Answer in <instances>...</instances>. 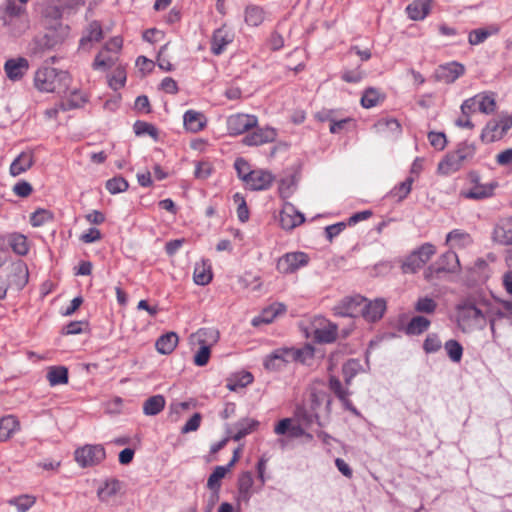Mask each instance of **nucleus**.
<instances>
[{"mask_svg":"<svg viewBox=\"0 0 512 512\" xmlns=\"http://www.w3.org/2000/svg\"><path fill=\"white\" fill-rule=\"evenodd\" d=\"M441 347L442 343L437 334L430 333L427 335L423 343V349L426 353H435L439 351Z\"/></svg>","mask_w":512,"mask_h":512,"instance_id":"nucleus-60","label":"nucleus"},{"mask_svg":"<svg viewBox=\"0 0 512 512\" xmlns=\"http://www.w3.org/2000/svg\"><path fill=\"white\" fill-rule=\"evenodd\" d=\"M428 140L431 146L439 151L443 150L447 144L446 136L441 132H430L428 134Z\"/></svg>","mask_w":512,"mask_h":512,"instance_id":"nucleus-64","label":"nucleus"},{"mask_svg":"<svg viewBox=\"0 0 512 512\" xmlns=\"http://www.w3.org/2000/svg\"><path fill=\"white\" fill-rule=\"evenodd\" d=\"M235 170L237 172L238 177L246 183L247 179L252 173V170H250L249 163L244 160L243 158H237L234 163Z\"/></svg>","mask_w":512,"mask_h":512,"instance_id":"nucleus-61","label":"nucleus"},{"mask_svg":"<svg viewBox=\"0 0 512 512\" xmlns=\"http://www.w3.org/2000/svg\"><path fill=\"white\" fill-rule=\"evenodd\" d=\"M459 264L458 255L453 250H449L442 254L435 264L427 268L425 278L432 279L434 272H455L459 268Z\"/></svg>","mask_w":512,"mask_h":512,"instance_id":"nucleus-6","label":"nucleus"},{"mask_svg":"<svg viewBox=\"0 0 512 512\" xmlns=\"http://www.w3.org/2000/svg\"><path fill=\"white\" fill-rule=\"evenodd\" d=\"M436 253V248L430 243L423 244L418 250L412 252L403 264L404 272H416L424 266Z\"/></svg>","mask_w":512,"mask_h":512,"instance_id":"nucleus-3","label":"nucleus"},{"mask_svg":"<svg viewBox=\"0 0 512 512\" xmlns=\"http://www.w3.org/2000/svg\"><path fill=\"white\" fill-rule=\"evenodd\" d=\"M285 311L286 307L284 304L275 303L264 309L259 316L254 317L252 320V325L257 327L262 323H271L278 315L283 314Z\"/></svg>","mask_w":512,"mask_h":512,"instance_id":"nucleus-29","label":"nucleus"},{"mask_svg":"<svg viewBox=\"0 0 512 512\" xmlns=\"http://www.w3.org/2000/svg\"><path fill=\"white\" fill-rule=\"evenodd\" d=\"M494 240L503 245H512V217L499 221L493 232Z\"/></svg>","mask_w":512,"mask_h":512,"instance_id":"nucleus-24","label":"nucleus"},{"mask_svg":"<svg viewBox=\"0 0 512 512\" xmlns=\"http://www.w3.org/2000/svg\"><path fill=\"white\" fill-rule=\"evenodd\" d=\"M305 221L304 215L292 204H285L280 212V225L284 230H292Z\"/></svg>","mask_w":512,"mask_h":512,"instance_id":"nucleus-15","label":"nucleus"},{"mask_svg":"<svg viewBox=\"0 0 512 512\" xmlns=\"http://www.w3.org/2000/svg\"><path fill=\"white\" fill-rule=\"evenodd\" d=\"M53 220V214L46 209H38L31 214L30 223L33 227H40Z\"/></svg>","mask_w":512,"mask_h":512,"instance_id":"nucleus-55","label":"nucleus"},{"mask_svg":"<svg viewBox=\"0 0 512 512\" xmlns=\"http://www.w3.org/2000/svg\"><path fill=\"white\" fill-rule=\"evenodd\" d=\"M438 307L437 302L430 297H420L414 304V309L418 313L433 314Z\"/></svg>","mask_w":512,"mask_h":512,"instance_id":"nucleus-52","label":"nucleus"},{"mask_svg":"<svg viewBox=\"0 0 512 512\" xmlns=\"http://www.w3.org/2000/svg\"><path fill=\"white\" fill-rule=\"evenodd\" d=\"M29 271L26 263L22 260H17L9 266V274L7 282L10 287L21 290L28 283Z\"/></svg>","mask_w":512,"mask_h":512,"instance_id":"nucleus-10","label":"nucleus"},{"mask_svg":"<svg viewBox=\"0 0 512 512\" xmlns=\"http://www.w3.org/2000/svg\"><path fill=\"white\" fill-rule=\"evenodd\" d=\"M133 129L135 134L138 136L147 134L154 139L158 137V130L156 129V127L144 121H136L133 125Z\"/></svg>","mask_w":512,"mask_h":512,"instance_id":"nucleus-57","label":"nucleus"},{"mask_svg":"<svg viewBox=\"0 0 512 512\" xmlns=\"http://www.w3.org/2000/svg\"><path fill=\"white\" fill-rule=\"evenodd\" d=\"M498 29L493 28L492 31L480 28L472 30L468 36V42L471 45H479L483 43L492 33H497Z\"/></svg>","mask_w":512,"mask_h":512,"instance_id":"nucleus-56","label":"nucleus"},{"mask_svg":"<svg viewBox=\"0 0 512 512\" xmlns=\"http://www.w3.org/2000/svg\"><path fill=\"white\" fill-rule=\"evenodd\" d=\"M413 178L409 177L390 191V196L397 202L404 200L411 191Z\"/></svg>","mask_w":512,"mask_h":512,"instance_id":"nucleus-50","label":"nucleus"},{"mask_svg":"<svg viewBox=\"0 0 512 512\" xmlns=\"http://www.w3.org/2000/svg\"><path fill=\"white\" fill-rule=\"evenodd\" d=\"M69 74L52 67L37 70L34 77L35 87L42 92H55L67 85Z\"/></svg>","mask_w":512,"mask_h":512,"instance_id":"nucleus-1","label":"nucleus"},{"mask_svg":"<svg viewBox=\"0 0 512 512\" xmlns=\"http://www.w3.org/2000/svg\"><path fill=\"white\" fill-rule=\"evenodd\" d=\"M253 476L251 472H244L238 478L239 499L248 502L252 496Z\"/></svg>","mask_w":512,"mask_h":512,"instance_id":"nucleus-35","label":"nucleus"},{"mask_svg":"<svg viewBox=\"0 0 512 512\" xmlns=\"http://www.w3.org/2000/svg\"><path fill=\"white\" fill-rule=\"evenodd\" d=\"M291 355L290 348H278L265 357L263 365L268 371H279L292 363Z\"/></svg>","mask_w":512,"mask_h":512,"instance_id":"nucleus-12","label":"nucleus"},{"mask_svg":"<svg viewBox=\"0 0 512 512\" xmlns=\"http://www.w3.org/2000/svg\"><path fill=\"white\" fill-rule=\"evenodd\" d=\"M178 340V335L175 332H168L157 339L156 350L163 355H168L174 351Z\"/></svg>","mask_w":512,"mask_h":512,"instance_id":"nucleus-31","label":"nucleus"},{"mask_svg":"<svg viewBox=\"0 0 512 512\" xmlns=\"http://www.w3.org/2000/svg\"><path fill=\"white\" fill-rule=\"evenodd\" d=\"M128 182L123 177H114L106 182V189L111 194L121 193L128 189Z\"/></svg>","mask_w":512,"mask_h":512,"instance_id":"nucleus-58","label":"nucleus"},{"mask_svg":"<svg viewBox=\"0 0 512 512\" xmlns=\"http://www.w3.org/2000/svg\"><path fill=\"white\" fill-rule=\"evenodd\" d=\"M329 389L343 403V405L345 406L346 409L357 414L356 408L353 406L352 402L348 398L349 391L342 386L340 380L337 377H335V376L330 377Z\"/></svg>","mask_w":512,"mask_h":512,"instance_id":"nucleus-28","label":"nucleus"},{"mask_svg":"<svg viewBox=\"0 0 512 512\" xmlns=\"http://www.w3.org/2000/svg\"><path fill=\"white\" fill-rule=\"evenodd\" d=\"M471 182L473 186L467 190L462 191L461 195L467 199L482 200L489 198L493 195L494 188L496 187L493 183L482 184L479 182L478 175L471 173Z\"/></svg>","mask_w":512,"mask_h":512,"instance_id":"nucleus-11","label":"nucleus"},{"mask_svg":"<svg viewBox=\"0 0 512 512\" xmlns=\"http://www.w3.org/2000/svg\"><path fill=\"white\" fill-rule=\"evenodd\" d=\"M105 458L101 445H85L75 451V460L81 467L94 466Z\"/></svg>","mask_w":512,"mask_h":512,"instance_id":"nucleus-5","label":"nucleus"},{"mask_svg":"<svg viewBox=\"0 0 512 512\" xmlns=\"http://www.w3.org/2000/svg\"><path fill=\"white\" fill-rule=\"evenodd\" d=\"M454 152L465 164L474 158L476 153V146L474 143L462 142L457 146Z\"/></svg>","mask_w":512,"mask_h":512,"instance_id":"nucleus-53","label":"nucleus"},{"mask_svg":"<svg viewBox=\"0 0 512 512\" xmlns=\"http://www.w3.org/2000/svg\"><path fill=\"white\" fill-rule=\"evenodd\" d=\"M384 100V95L375 88H367L361 98V104L364 108H372Z\"/></svg>","mask_w":512,"mask_h":512,"instance_id":"nucleus-46","label":"nucleus"},{"mask_svg":"<svg viewBox=\"0 0 512 512\" xmlns=\"http://www.w3.org/2000/svg\"><path fill=\"white\" fill-rule=\"evenodd\" d=\"M121 489V482L117 479H110L104 483V486L99 488L98 496L100 500L107 501L115 496Z\"/></svg>","mask_w":512,"mask_h":512,"instance_id":"nucleus-43","label":"nucleus"},{"mask_svg":"<svg viewBox=\"0 0 512 512\" xmlns=\"http://www.w3.org/2000/svg\"><path fill=\"white\" fill-rule=\"evenodd\" d=\"M406 11L412 20H422L429 14L430 1H414L407 6Z\"/></svg>","mask_w":512,"mask_h":512,"instance_id":"nucleus-37","label":"nucleus"},{"mask_svg":"<svg viewBox=\"0 0 512 512\" xmlns=\"http://www.w3.org/2000/svg\"><path fill=\"white\" fill-rule=\"evenodd\" d=\"M309 262V256L304 252L286 253L277 262V270L283 274H291L304 267Z\"/></svg>","mask_w":512,"mask_h":512,"instance_id":"nucleus-7","label":"nucleus"},{"mask_svg":"<svg viewBox=\"0 0 512 512\" xmlns=\"http://www.w3.org/2000/svg\"><path fill=\"white\" fill-rule=\"evenodd\" d=\"M431 325V321L421 315L414 316L410 319L405 327V333L407 335H420L427 331Z\"/></svg>","mask_w":512,"mask_h":512,"instance_id":"nucleus-34","label":"nucleus"},{"mask_svg":"<svg viewBox=\"0 0 512 512\" xmlns=\"http://www.w3.org/2000/svg\"><path fill=\"white\" fill-rule=\"evenodd\" d=\"M115 64V59L111 56H106L103 51H101L93 62V68L98 69H108Z\"/></svg>","mask_w":512,"mask_h":512,"instance_id":"nucleus-63","label":"nucleus"},{"mask_svg":"<svg viewBox=\"0 0 512 512\" xmlns=\"http://www.w3.org/2000/svg\"><path fill=\"white\" fill-rule=\"evenodd\" d=\"M464 165V162L460 160L457 154L452 151L448 153L438 164L437 172L440 175H450L458 170Z\"/></svg>","mask_w":512,"mask_h":512,"instance_id":"nucleus-25","label":"nucleus"},{"mask_svg":"<svg viewBox=\"0 0 512 512\" xmlns=\"http://www.w3.org/2000/svg\"><path fill=\"white\" fill-rule=\"evenodd\" d=\"M277 138V131L272 127H263L248 133L242 142L247 146H259L274 142Z\"/></svg>","mask_w":512,"mask_h":512,"instance_id":"nucleus-14","label":"nucleus"},{"mask_svg":"<svg viewBox=\"0 0 512 512\" xmlns=\"http://www.w3.org/2000/svg\"><path fill=\"white\" fill-rule=\"evenodd\" d=\"M277 435L289 434L291 438H299L305 435V429L300 424H293L292 419L284 418L274 428Z\"/></svg>","mask_w":512,"mask_h":512,"instance_id":"nucleus-27","label":"nucleus"},{"mask_svg":"<svg viewBox=\"0 0 512 512\" xmlns=\"http://www.w3.org/2000/svg\"><path fill=\"white\" fill-rule=\"evenodd\" d=\"M385 310L386 302L383 299L368 301L365 298L361 316L368 322H376L382 318Z\"/></svg>","mask_w":512,"mask_h":512,"instance_id":"nucleus-17","label":"nucleus"},{"mask_svg":"<svg viewBox=\"0 0 512 512\" xmlns=\"http://www.w3.org/2000/svg\"><path fill=\"white\" fill-rule=\"evenodd\" d=\"M233 40V31L226 25H223L213 32L210 50L214 55H220Z\"/></svg>","mask_w":512,"mask_h":512,"instance_id":"nucleus-13","label":"nucleus"},{"mask_svg":"<svg viewBox=\"0 0 512 512\" xmlns=\"http://www.w3.org/2000/svg\"><path fill=\"white\" fill-rule=\"evenodd\" d=\"M477 111L486 115L493 114L497 108L496 95L493 92L485 91L473 96Z\"/></svg>","mask_w":512,"mask_h":512,"instance_id":"nucleus-22","label":"nucleus"},{"mask_svg":"<svg viewBox=\"0 0 512 512\" xmlns=\"http://www.w3.org/2000/svg\"><path fill=\"white\" fill-rule=\"evenodd\" d=\"M444 349L451 361L455 363H459L461 361L463 356V347L458 341L454 339L446 341Z\"/></svg>","mask_w":512,"mask_h":512,"instance_id":"nucleus-49","label":"nucleus"},{"mask_svg":"<svg viewBox=\"0 0 512 512\" xmlns=\"http://www.w3.org/2000/svg\"><path fill=\"white\" fill-rule=\"evenodd\" d=\"M28 69V60L23 57L8 59L4 65L5 73L12 81L20 80L27 73Z\"/></svg>","mask_w":512,"mask_h":512,"instance_id":"nucleus-16","label":"nucleus"},{"mask_svg":"<svg viewBox=\"0 0 512 512\" xmlns=\"http://www.w3.org/2000/svg\"><path fill=\"white\" fill-rule=\"evenodd\" d=\"M184 126L191 132H199L204 128V116L194 110H188L183 116Z\"/></svg>","mask_w":512,"mask_h":512,"instance_id":"nucleus-36","label":"nucleus"},{"mask_svg":"<svg viewBox=\"0 0 512 512\" xmlns=\"http://www.w3.org/2000/svg\"><path fill=\"white\" fill-rule=\"evenodd\" d=\"M314 337L318 342L331 343L337 337V327L329 323L323 328L316 329L314 332Z\"/></svg>","mask_w":512,"mask_h":512,"instance_id":"nucleus-47","label":"nucleus"},{"mask_svg":"<svg viewBox=\"0 0 512 512\" xmlns=\"http://www.w3.org/2000/svg\"><path fill=\"white\" fill-rule=\"evenodd\" d=\"M126 82V71L122 66H118L109 77L108 84L113 90H119L124 87Z\"/></svg>","mask_w":512,"mask_h":512,"instance_id":"nucleus-54","label":"nucleus"},{"mask_svg":"<svg viewBox=\"0 0 512 512\" xmlns=\"http://www.w3.org/2000/svg\"><path fill=\"white\" fill-rule=\"evenodd\" d=\"M103 38V30L100 22L92 21L83 37L80 39V47L89 49L94 42H100Z\"/></svg>","mask_w":512,"mask_h":512,"instance_id":"nucleus-26","label":"nucleus"},{"mask_svg":"<svg viewBox=\"0 0 512 512\" xmlns=\"http://www.w3.org/2000/svg\"><path fill=\"white\" fill-rule=\"evenodd\" d=\"M512 128V116L502 115L499 119H491L483 128L481 140L491 143L503 138L504 135Z\"/></svg>","mask_w":512,"mask_h":512,"instance_id":"nucleus-2","label":"nucleus"},{"mask_svg":"<svg viewBox=\"0 0 512 512\" xmlns=\"http://www.w3.org/2000/svg\"><path fill=\"white\" fill-rule=\"evenodd\" d=\"M365 302V297L355 295L346 297L338 306V313L343 316L357 317L362 314V305Z\"/></svg>","mask_w":512,"mask_h":512,"instance_id":"nucleus-19","label":"nucleus"},{"mask_svg":"<svg viewBox=\"0 0 512 512\" xmlns=\"http://www.w3.org/2000/svg\"><path fill=\"white\" fill-rule=\"evenodd\" d=\"M34 164V155L31 151H23L11 163L9 172L16 177L29 170Z\"/></svg>","mask_w":512,"mask_h":512,"instance_id":"nucleus-23","label":"nucleus"},{"mask_svg":"<svg viewBox=\"0 0 512 512\" xmlns=\"http://www.w3.org/2000/svg\"><path fill=\"white\" fill-rule=\"evenodd\" d=\"M227 472H228V467L217 466L208 478L207 486L209 489H211L213 491V494L211 496L212 504L218 498V491L221 486L220 482L225 477Z\"/></svg>","mask_w":512,"mask_h":512,"instance_id":"nucleus-33","label":"nucleus"},{"mask_svg":"<svg viewBox=\"0 0 512 512\" xmlns=\"http://www.w3.org/2000/svg\"><path fill=\"white\" fill-rule=\"evenodd\" d=\"M226 123L230 135H241L255 128L258 124V119L255 115L237 113L230 115Z\"/></svg>","mask_w":512,"mask_h":512,"instance_id":"nucleus-4","label":"nucleus"},{"mask_svg":"<svg viewBox=\"0 0 512 512\" xmlns=\"http://www.w3.org/2000/svg\"><path fill=\"white\" fill-rule=\"evenodd\" d=\"M264 20V12L258 6H249L245 11V21L250 26H259Z\"/></svg>","mask_w":512,"mask_h":512,"instance_id":"nucleus-51","label":"nucleus"},{"mask_svg":"<svg viewBox=\"0 0 512 512\" xmlns=\"http://www.w3.org/2000/svg\"><path fill=\"white\" fill-rule=\"evenodd\" d=\"M457 319L463 328H471L484 319L482 311L472 303H463L457 308Z\"/></svg>","mask_w":512,"mask_h":512,"instance_id":"nucleus-8","label":"nucleus"},{"mask_svg":"<svg viewBox=\"0 0 512 512\" xmlns=\"http://www.w3.org/2000/svg\"><path fill=\"white\" fill-rule=\"evenodd\" d=\"M193 279L198 285H207L212 280L211 264L208 260H202L196 263L193 273Z\"/></svg>","mask_w":512,"mask_h":512,"instance_id":"nucleus-32","label":"nucleus"},{"mask_svg":"<svg viewBox=\"0 0 512 512\" xmlns=\"http://www.w3.org/2000/svg\"><path fill=\"white\" fill-rule=\"evenodd\" d=\"M35 502L36 498L28 494L13 497L7 501L9 505L16 507L18 512H27Z\"/></svg>","mask_w":512,"mask_h":512,"instance_id":"nucleus-45","label":"nucleus"},{"mask_svg":"<svg viewBox=\"0 0 512 512\" xmlns=\"http://www.w3.org/2000/svg\"><path fill=\"white\" fill-rule=\"evenodd\" d=\"M9 244L12 250L20 256H24L29 252V243L27 237L23 234H12L9 238Z\"/></svg>","mask_w":512,"mask_h":512,"instance_id":"nucleus-42","label":"nucleus"},{"mask_svg":"<svg viewBox=\"0 0 512 512\" xmlns=\"http://www.w3.org/2000/svg\"><path fill=\"white\" fill-rule=\"evenodd\" d=\"M465 72V67L458 62H450L441 65L436 70V77L438 80L445 83H453Z\"/></svg>","mask_w":512,"mask_h":512,"instance_id":"nucleus-18","label":"nucleus"},{"mask_svg":"<svg viewBox=\"0 0 512 512\" xmlns=\"http://www.w3.org/2000/svg\"><path fill=\"white\" fill-rule=\"evenodd\" d=\"M273 180V175L267 171L252 170V173L247 179L245 185L250 190H265L271 186Z\"/></svg>","mask_w":512,"mask_h":512,"instance_id":"nucleus-20","label":"nucleus"},{"mask_svg":"<svg viewBox=\"0 0 512 512\" xmlns=\"http://www.w3.org/2000/svg\"><path fill=\"white\" fill-rule=\"evenodd\" d=\"M259 422L254 419L244 418L235 424V433L232 435L234 441H239L256 429Z\"/></svg>","mask_w":512,"mask_h":512,"instance_id":"nucleus-38","label":"nucleus"},{"mask_svg":"<svg viewBox=\"0 0 512 512\" xmlns=\"http://www.w3.org/2000/svg\"><path fill=\"white\" fill-rule=\"evenodd\" d=\"M67 36V28H61L60 30H50L44 36L36 40V44L41 50L54 49L56 46L63 43Z\"/></svg>","mask_w":512,"mask_h":512,"instance_id":"nucleus-21","label":"nucleus"},{"mask_svg":"<svg viewBox=\"0 0 512 512\" xmlns=\"http://www.w3.org/2000/svg\"><path fill=\"white\" fill-rule=\"evenodd\" d=\"M234 203L237 204V216L241 222H246L249 219V210L245 198L240 193L233 195Z\"/></svg>","mask_w":512,"mask_h":512,"instance_id":"nucleus-59","label":"nucleus"},{"mask_svg":"<svg viewBox=\"0 0 512 512\" xmlns=\"http://www.w3.org/2000/svg\"><path fill=\"white\" fill-rule=\"evenodd\" d=\"M47 379L51 386L66 384L68 382V370L63 366L51 367L47 372Z\"/></svg>","mask_w":512,"mask_h":512,"instance_id":"nucleus-41","label":"nucleus"},{"mask_svg":"<svg viewBox=\"0 0 512 512\" xmlns=\"http://www.w3.org/2000/svg\"><path fill=\"white\" fill-rule=\"evenodd\" d=\"M374 126L378 132H388L393 135H399L401 133V125L395 118L380 119Z\"/></svg>","mask_w":512,"mask_h":512,"instance_id":"nucleus-44","label":"nucleus"},{"mask_svg":"<svg viewBox=\"0 0 512 512\" xmlns=\"http://www.w3.org/2000/svg\"><path fill=\"white\" fill-rule=\"evenodd\" d=\"M295 416L298 421V424H300L303 427H310L313 424L315 418H317L316 415L307 411L304 408H297Z\"/></svg>","mask_w":512,"mask_h":512,"instance_id":"nucleus-62","label":"nucleus"},{"mask_svg":"<svg viewBox=\"0 0 512 512\" xmlns=\"http://www.w3.org/2000/svg\"><path fill=\"white\" fill-rule=\"evenodd\" d=\"M19 422L17 419L8 415L0 419V441H6L18 429Z\"/></svg>","mask_w":512,"mask_h":512,"instance_id":"nucleus-40","label":"nucleus"},{"mask_svg":"<svg viewBox=\"0 0 512 512\" xmlns=\"http://www.w3.org/2000/svg\"><path fill=\"white\" fill-rule=\"evenodd\" d=\"M201 346L194 355V364L199 367L207 365L211 355L210 345L205 343V339L202 337H209L213 343L217 342L219 333L215 330H199L197 333Z\"/></svg>","mask_w":512,"mask_h":512,"instance_id":"nucleus-9","label":"nucleus"},{"mask_svg":"<svg viewBox=\"0 0 512 512\" xmlns=\"http://www.w3.org/2000/svg\"><path fill=\"white\" fill-rule=\"evenodd\" d=\"M292 362H299L302 364H309V361L314 358V349L306 345L300 349L290 348Z\"/></svg>","mask_w":512,"mask_h":512,"instance_id":"nucleus-48","label":"nucleus"},{"mask_svg":"<svg viewBox=\"0 0 512 512\" xmlns=\"http://www.w3.org/2000/svg\"><path fill=\"white\" fill-rule=\"evenodd\" d=\"M446 243L450 246V248H466L472 243V238L469 233L460 230L454 229L447 234Z\"/></svg>","mask_w":512,"mask_h":512,"instance_id":"nucleus-30","label":"nucleus"},{"mask_svg":"<svg viewBox=\"0 0 512 512\" xmlns=\"http://www.w3.org/2000/svg\"><path fill=\"white\" fill-rule=\"evenodd\" d=\"M165 404L166 401L164 396H151L143 403V413L148 416L157 415L164 409Z\"/></svg>","mask_w":512,"mask_h":512,"instance_id":"nucleus-39","label":"nucleus"}]
</instances>
